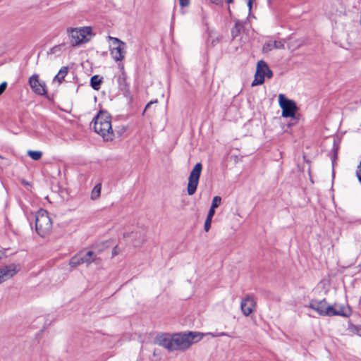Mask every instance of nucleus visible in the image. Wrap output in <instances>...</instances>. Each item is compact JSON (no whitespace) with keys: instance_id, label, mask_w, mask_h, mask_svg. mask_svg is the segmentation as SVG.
I'll list each match as a JSON object with an SVG mask.
<instances>
[{"instance_id":"obj_1","label":"nucleus","mask_w":361,"mask_h":361,"mask_svg":"<svg viewBox=\"0 0 361 361\" xmlns=\"http://www.w3.org/2000/svg\"><path fill=\"white\" fill-rule=\"evenodd\" d=\"M204 334L197 331L178 333L173 335L162 334L156 336L155 344L162 346L169 351H184L204 337Z\"/></svg>"},{"instance_id":"obj_2","label":"nucleus","mask_w":361,"mask_h":361,"mask_svg":"<svg viewBox=\"0 0 361 361\" xmlns=\"http://www.w3.org/2000/svg\"><path fill=\"white\" fill-rule=\"evenodd\" d=\"M35 218L37 234L42 238L49 235L52 230V221L47 211L40 209L35 214Z\"/></svg>"},{"instance_id":"obj_3","label":"nucleus","mask_w":361,"mask_h":361,"mask_svg":"<svg viewBox=\"0 0 361 361\" xmlns=\"http://www.w3.org/2000/svg\"><path fill=\"white\" fill-rule=\"evenodd\" d=\"M67 32L71 46L77 47L90 40L89 36L92 35V28L91 27H71L68 28Z\"/></svg>"},{"instance_id":"obj_4","label":"nucleus","mask_w":361,"mask_h":361,"mask_svg":"<svg viewBox=\"0 0 361 361\" xmlns=\"http://www.w3.org/2000/svg\"><path fill=\"white\" fill-rule=\"evenodd\" d=\"M94 131L99 135L113 133L111 117L106 114L99 112L93 120Z\"/></svg>"},{"instance_id":"obj_5","label":"nucleus","mask_w":361,"mask_h":361,"mask_svg":"<svg viewBox=\"0 0 361 361\" xmlns=\"http://www.w3.org/2000/svg\"><path fill=\"white\" fill-rule=\"evenodd\" d=\"M202 169V164L197 163L189 175L188 183L187 186V192L189 195H192L196 192Z\"/></svg>"},{"instance_id":"obj_6","label":"nucleus","mask_w":361,"mask_h":361,"mask_svg":"<svg viewBox=\"0 0 361 361\" xmlns=\"http://www.w3.org/2000/svg\"><path fill=\"white\" fill-rule=\"evenodd\" d=\"M109 39L113 41V47L110 49V54L116 61H121L126 53V44L118 38L109 37Z\"/></svg>"},{"instance_id":"obj_7","label":"nucleus","mask_w":361,"mask_h":361,"mask_svg":"<svg viewBox=\"0 0 361 361\" xmlns=\"http://www.w3.org/2000/svg\"><path fill=\"white\" fill-rule=\"evenodd\" d=\"M279 103L282 109V116L283 117H295L297 106L294 101L288 99L283 94H280L279 95Z\"/></svg>"},{"instance_id":"obj_8","label":"nucleus","mask_w":361,"mask_h":361,"mask_svg":"<svg viewBox=\"0 0 361 361\" xmlns=\"http://www.w3.org/2000/svg\"><path fill=\"white\" fill-rule=\"evenodd\" d=\"M308 307L317 312L320 316H329L330 314H338V312H331L330 305H328L325 299L321 300H312Z\"/></svg>"},{"instance_id":"obj_9","label":"nucleus","mask_w":361,"mask_h":361,"mask_svg":"<svg viewBox=\"0 0 361 361\" xmlns=\"http://www.w3.org/2000/svg\"><path fill=\"white\" fill-rule=\"evenodd\" d=\"M29 85L32 90L37 94L45 95L47 93L46 84L39 80V75L34 74L29 78Z\"/></svg>"},{"instance_id":"obj_10","label":"nucleus","mask_w":361,"mask_h":361,"mask_svg":"<svg viewBox=\"0 0 361 361\" xmlns=\"http://www.w3.org/2000/svg\"><path fill=\"white\" fill-rule=\"evenodd\" d=\"M267 66V63L263 60H260L257 62L255 79L252 82V86H256L264 83L266 73L265 67Z\"/></svg>"},{"instance_id":"obj_11","label":"nucleus","mask_w":361,"mask_h":361,"mask_svg":"<svg viewBox=\"0 0 361 361\" xmlns=\"http://www.w3.org/2000/svg\"><path fill=\"white\" fill-rule=\"evenodd\" d=\"M255 307V301L250 295H246V297L241 301V311L246 317L249 316L253 312Z\"/></svg>"},{"instance_id":"obj_12","label":"nucleus","mask_w":361,"mask_h":361,"mask_svg":"<svg viewBox=\"0 0 361 361\" xmlns=\"http://www.w3.org/2000/svg\"><path fill=\"white\" fill-rule=\"evenodd\" d=\"M19 269H17V266L14 264L5 266L0 269V283L12 276H13Z\"/></svg>"},{"instance_id":"obj_13","label":"nucleus","mask_w":361,"mask_h":361,"mask_svg":"<svg viewBox=\"0 0 361 361\" xmlns=\"http://www.w3.org/2000/svg\"><path fill=\"white\" fill-rule=\"evenodd\" d=\"M330 307L331 308V312H338V314H330L329 317L341 316L343 317H349L352 314V310L348 305L344 306L334 303V305H330Z\"/></svg>"},{"instance_id":"obj_14","label":"nucleus","mask_w":361,"mask_h":361,"mask_svg":"<svg viewBox=\"0 0 361 361\" xmlns=\"http://www.w3.org/2000/svg\"><path fill=\"white\" fill-rule=\"evenodd\" d=\"M246 21L236 20L235 21V25L231 29V36L233 39H235V37H238L241 32L244 29V25Z\"/></svg>"},{"instance_id":"obj_15","label":"nucleus","mask_w":361,"mask_h":361,"mask_svg":"<svg viewBox=\"0 0 361 361\" xmlns=\"http://www.w3.org/2000/svg\"><path fill=\"white\" fill-rule=\"evenodd\" d=\"M341 142V137H336L334 140L333 147H332V149H331V152L333 153V155L331 157V161H332L333 164H334V162L337 159L338 152L339 148H340Z\"/></svg>"},{"instance_id":"obj_16","label":"nucleus","mask_w":361,"mask_h":361,"mask_svg":"<svg viewBox=\"0 0 361 361\" xmlns=\"http://www.w3.org/2000/svg\"><path fill=\"white\" fill-rule=\"evenodd\" d=\"M284 43L281 41L269 42L264 44L263 49L265 51H271L272 49H283Z\"/></svg>"},{"instance_id":"obj_17","label":"nucleus","mask_w":361,"mask_h":361,"mask_svg":"<svg viewBox=\"0 0 361 361\" xmlns=\"http://www.w3.org/2000/svg\"><path fill=\"white\" fill-rule=\"evenodd\" d=\"M81 257L82 259V262L87 263V264H90L98 259V258H97V255L92 251H88L85 255L81 254Z\"/></svg>"},{"instance_id":"obj_18","label":"nucleus","mask_w":361,"mask_h":361,"mask_svg":"<svg viewBox=\"0 0 361 361\" xmlns=\"http://www.w3.org/2000/svg\"><path fill=\"white\" fill-rule=\"evenodd\" d=\"M126 78H127V76H126V74L124 71H123L121 75H119L118 78V86H119V88L122 90V91H127L128 90V83L126 82Z\"/></svg>"},{"instance_id":"obj_19","label":"nucleus","mask_w":361,"mask_h":361,"mask_svg":"<svg viewBox=\"0 0 361 361\" xmlns=\"http://www.w3.org/2000/svg\"><path fill=\"white\" fill-rule=\"evenodd\" d=\"M102 82V77L98 75L92 76L90 79V85L94 90H99Z\"/></svg>"},{"instance_id":"obj_20","label":"nucleus","mask_w":361,"mask_h":361,"mask_svg":"<svg viewBox=\"0 0 361 361\" xmlns=\"http://www.w3.org/2000/svg\"><path fill=\"white\" fill-rule=\"evenodd\" d=\"M68 72V68L66 66H63L59 71L58 74L54 77V80L61 83Z\"/></svg>"},{"instance_id":"obj_21","label":"nucleus","mask_w":361,"mask_h":361,"mask_svg":"<svg viewBox=\"0 0 361 361\" xmlns=\"http://www.w3.org/2000/svg\"><path fill=\"white\" fill-rule=\"evenodd\" d=\"M81 264H83L82 259L81 257V254H78L73 256L69 262V265L71 267H76L77 266Z\"/></svg>"},{"instance_id":"obj_22","label":"nucleus","mask_w":361,"mask_h":361,"mask_svg":"<svg viewBox=\"0 0 361 361\" xmlns=\"http://www.w3.org/2000/svg\"><path fill=\"white\" fill-rule=\"evenodd\" d=\"M101 189H102V184L98 183L92 189L91 192V199L92 200H97L101 194Z\"/></svg>"},{"instance_id":"obj_23","label":"nucleus","mask_w":361,"mask_h":361,"mask_svg":"<svg viewBox=\"0 0 361 361\" xmlns=\"http://www.w3.org/2000/svg\"><path fill=\"white\" fill-rule=\"evenodd\" d=\"M27 154L33 160L37 161L42 158V152L41 151L28 150Z\"/></svg>"},{"instance_id":"obj_24","label":"nucleus","mask_w":361,"mask_h":361,"mask_svg":"<svg viewBox=\"0 0 361 361\" xmlns=\"http://www.w3.org/2000/svg\"><path fill=\"white\" fill-rule=\"evenodd\" d=\"M221 202V197L220 196H214L213 197L211 207L216 209Z\"/></svg>"},{"instance_id":"obj_25","label":"nucleus","mask_w":361,"mask_h":361,"mask_svg":"<svg viewBox=\"0 0 361 361\" xmlns=\"http://www.w3.org/2000/svg\"><path fill=\"white\" fill-rule=\"evenodd\" d=\"M207 334L212 336L213 338L219 337V336H229L228 334L226 332H216V333L209 332Z\"/></svg>"},{"instance_id":"obj_26","label":"nucleus","mask_w":361,"mask_h":361,"mask_svg":"<svg viewBox=\"0 0 361 361\" xmlns=\"http://www.w3.org/2000/svg\"><path fill=\"white\" fill-rule=\"evenodd\" d=\"M353 331L354 333L361 336V325L353 326Z\"/></svg>"},{"instance_id":"obj_27","label":"nucleus","mask_w":361,"mask_h":361,"mask_svg":"<svg viewBox=\"0 0 361 361\" xmlns=\"http://www.w3.org/2000/svg\"><path fill=\"white\" fill-rule=\"evenodd\" d=\"M265 77H267L268 78H271L273 76L272 71L269 68V67L267 66L265 67Z\"/></svg>"},{"instance_id":"obj_28","label":"nucleus","mask_w":361,"mask_h":361,"mask_svg":"<svg viewBox=\"0 0 361 361\" xmlns=\"http://www.w3.org/2000/svg\"><path fill=\"white\" fill-rule=\"evenodd\" d=\"M6 87H7V82H3L0 85V95L6 90Z\"/></svg>"},{"instance_id":"obj_29","label":"nucleus","mask_w":361,"mask_h":361,"mask_svg":"<svg viewBox=\"0 0 361 361\" xmlns=\"http://www.w3.org/2000/svg\"><path fill=\"white\" fill-rule=\"evenodd\" d=\"M179 4L181 7H186L190 4V0H179Z\"/></svg>"},{"instance_id":"obj_30","label":"nucleus","mask_w":361,"mask_h":361,"mask_svg":"<svg viewBox=\"0 0 361 361\" xmlns=\"http://www.w3.org/2000/svg\"><path fill=\"white\" fill-rule=\"evenodd\" d=\"M214 214H215V209L211 207L208 212L207 216L213 218Z\"/></svg>"},{"instance_id":"obj_31","label":"nucleus","mask_w":361,"mask_h":361,"mask_svg":"<svg viewBox=\"0 0 361 361\" xmlns=\"http://www.w3.org/2000/svg\"><path fill=\"white\" fill-rule=\"evenodd\" d=\"M355 175H356V177H357L359 183L361 184V170L356 169Z\"/></svg>"},{"instance_id":"obj_32","label":"nucleus","mask_w":361,"mask_h":361,"mask_svg":"<svg viewBox=\"0 0 361 361\" xmlns=\"http://www.w3.org/2000/svg\"><path fill=\"white\" fill-rule=\"evenodd\" d=\"M102 137V141L103 142H111L113 140V137H105V136H103Z\"/></svg>"},{"instance_id":"obj_33","label":"nucleus","mask_w":361,"mask_h":361,"mask_svg":"<svg viewBox=\"0 0 361 361\" xmlns=\"http://www.w3.org/2000/svg\"><path fill=\"white\" fill-rule=\"evenodd\" d=\"M211 228V224L204 222V229L206 232H208Z\"/></svg>"},{"instance_id":"obj_34","label":"nucleus","mask_w":361,"mask_h":361,"mask_svg":"<svg viewBox=\"0 0 361 361\" xmlns=\"http://www.w3.org/2000/svg\"><path fill=\"white\" fill-rule=\"evenodd\" d=\"M212 218L207 216V218H206V220H205V223H208V224H212Z\"/></svg>"},{"instance_id":"obj_35","label":"nucleus","mask_w":361,"mask_h":361,"mask_svg":"<svg viewBox=\"0 0 361 361\" xmlns=\"http://www.w3.org/2000/svg\"><path fill=\"white\" fill-rule=\"evenodd\" d=\"M209 1L215 4H219L222 1V0H209Z\"/></svg>"},{"instance_id":"obj_36","label":"nucleus","mask_w":361,"mask_h":361,"mask_svg":"<svg viewBox=\"0 0 361 361\" xmlns=\"http://www.w3.org/2000/svg\"><path fill=\"white\" fill-rule=\"evenodd\" d=\"M247 5H248V6L250 8V10L251 8H252V1L253 0H247Z\"/></svg>"},{"instance_id":"obj_37","label":"nucleus","mask_w":361,"mask_h":361,"mask_svg":"<svg viewBox=\"0 0 361 361\" xmlns=\"http://www.w3.org/2000/svg\"><path fill=\"white\" fill-rule=\"evenodd\" d=\"M153 103H154L153 102H149V103L146 105V106H145V111H146V110H147V109L150 106V105H151L152 104H153Z\"/></svg>"},{"instance_id":"obj_38","label":"nucleus","mask_w":361,"mask_h":361,"mask_svg":"<svg viewBox=\"0 0 361 361\" xmlns=\"http://www.w3.org/2000/svg\"><path fill=\"white\" fill-rule=\"evenodd\" d=\"M145 240H146L145 237V236H142V238H141L140 243H144Z\"/></svg>"},{"instance_id":"obj_39","label":"nucleus","mask_w":361,"mask_h":361,"mask_svg":"<svg viewBox=\"0 0 361 361\" xmlns=\"http://www.w3.org/2000/svg\"><path fill=\"white\" fill-rule=\"evenodd\" d=\"M22 183H23L24 185H29L28 182L25 181V180H22Z\"/></svg>"},{"instance_id":"obj_40","label":"nucleus","mask_w":361,"mask_h":361,"mask_svg":"<svg viewBox=\"0 0 361 361\" xmlns=\"http://www.w3.org/2000/svg\"><path fill=\"white\" fill-rule=\"evenodd\" d=\"M226 2H227L228 4H231V3H233V0H226Z\"/></svg>"}]
</instances>
